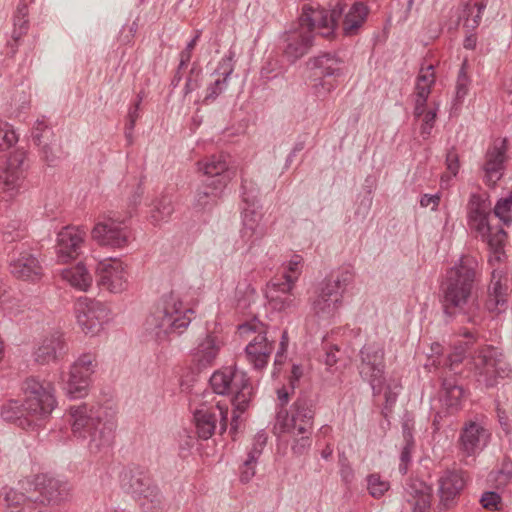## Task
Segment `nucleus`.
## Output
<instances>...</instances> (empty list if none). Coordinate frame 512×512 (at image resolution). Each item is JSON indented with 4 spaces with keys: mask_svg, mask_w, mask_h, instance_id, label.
I'll return each instance as SVG.
<instances>
[{
    "mask_svg": "<svg viewBox=\"0 0 512 512\" xmlns=\"http://www.w3.org/2000/svg\"><path fill=\"white\" fill-rule=\"evenodd\" d=\"M481 273L478 262L471 256H462L458 263L446 271L439 286V302L447 321L463 317L467 322L479 324L484 309L500 314L508 308V284L498 270H493L484 307L480 301Z\"/></svg>",
    "mask_w": 512,
    "mask_h": 512,
    "instance_id": "f257e3e1",
    "label": "nucleus"
},
{
    "mask_svg": "<svg viewBox=\"0 0 512 512\" xmlns=\"http://www.w3.org/2000/svg\"><path fill=\"white\" fill-rule=\"evenodd\" d=\"M203 70L198 62H194L189 70L186 77V83L184 86V95H188L193 91L197 90L202 85Z\"/></svg>",
    "mask_w": 512,
    "mask_h": 512,
    "instance_id": "49530a36",
    "label": "nucleus"
},
{
    "mask_svg": "<svg viewBox=\"0 0 512 512\" xmlns=\"http://www.w3.org/2000/svg\"><path fill=\"white\" fill-rule=\"evenodd\" d=\"M259 457L260 452L257 448L249 450L246 460L240 467V481L242 483H248L254 477Z\"/></svg>",
    "mask_w": 512,
    "mask_h": 512,
    "instance_id": "79ce46f5",
    "label": "nucleus"
},
{
    "mask_svg": "<svg viewBox=\"0 0 512 512\" xmlns=\"http://www.w3.org/2000/svg\"><path fill=\"white\" fill-rule=\"evenodd\" d=\"M25 399L9 400L1 407V417L22 429H36L44 425L56 407L54 386L51 382H40L27 378L22 387Z\"/></svg>",
    "mask_w": 512,
    "mask_h": 512,
    "instance_id": "f03ea898",
    "label": "nucleus"
},
{
    "mask_svg": "<svg viewBox=\"0 0 512 512\" xmlns=\"http://www.w3.org/2000/svg\"><path fill=\"white\" fill-rule=\"evenodd\" d=\"M23 178L24 173L21 169L17 170L6 165L0 170V188L13 196L18 191Z\"/></svg>",
    "mask_w": 512,
    "mask_h": 512,
    "instance_id": "e433bc0d",
    "label": "nucleus"
},
{
    "mask_svg": "<svg viewBox=\"0 0 512 512\" xmlns=\"http://www.w3.org/2000/svg\"><path fill=\"white\" fill-rule=\"evenodd\" d=\"M466 473L462 470H445L438 479L439 511H446L458 504L461 492L466 486Z\"/></svg>",
    "mask_w": 512,
    "mask_h": 512,
    "instance_id": "6ab92c4d",
    "label": "nucleus"
},
{
    "mask_svg": "<svg viewBox=\"0 0 512 512\" xmlns=\"http://www.w3.org/2000/svg\"><path fill=\"white\" fill-rule=\"evenodd\" d=\"M312 425H313V422H311L310 424H306V423L300 422V424L296 423V427H294V422H291V423H284L282 425V427H283V431L284 432H291L292 431L295 436H298V435H301V436L309 435V436H311V434H312Z\"/></svg>",
    "mask_w": 512,
    "mask_h": 512,
    "instance_id": "5fc2aeb1",
    "label": "nucleus"
},
{
    "mask_svg": "<svg viewBox=\"0 0 512 512\" xmlns=\"http://www.w3.org/2000/svg\"><path fill=\"white\" fill-rule=\"evenodd\" d=\"M227 184V176L220 180L205 178L195 191L193 208L197 211L211 210L217 205Z\"/></svg>",
    "mask_w": 512,
    "mask_h": 512,
    "instance_id": "5701e85b",
    "label": "nucleus"
},
{
    "mask_svg": "<svg viewBox=\"0 0 512 512\" xmlns=\"http://www.w3.org/2000/svg\"><path fill=\"white\" fill-rule=\"evenodd\" d=\"M235 53L231 50H229L228 54L225 55L221 61L219 62L217 72L222 75V79H225L228 81V78L234 71V59Z\"/></svg>",
    "mask_w": 512,
    "mask_h": 512,
    "instance_id": "603ef678",
    "label": "nucleus"
},
{
    "mask_svg": "<svg viewBox=\"0 0 512 512\" xmlns=\"http://www.w3.org/2000/svg\"><path fill=\"white\" fill-rule=\"evenodd\" d=\"M85 235V231L80 227H63L57 234V261L65 264L75 260L82 252Z\"/></svg>",
    "mask_w": 512,
    "mask_h": 512,
    "instance_id": "412c9836",
    "label": "nucleus"
},
{
    "mask_svg": "<svg viewBox=\"0 0 512 512\" xmlns=\"http://www.w3.org/2000/svg\"><path fill=\"white\" fill-rule=\"evenodd\" d=\"M67 344L60 332H53L45 336L37 348L33 356L35 362L41 365L49 364L61 359L67 353Z\"/></svg>",
    "mask_w": 512,
    "mask_h": 512,
    "instance_id": "393cba45",
    "label": "nucleus"
},
{
    "mask_svg": "<svg viewBox=\"0 0 512 512\" xmlns=\"http://www.w3.org/2000/svg\"><path fill=\"white\" fill-rule=\"evenodd\" d=\"M228 86V81L222 78L216 79L207 87V94L203 98L202 102L204 104H209L213 102Z\"/></svg>",
    "mask_w": 512,
    "mask_h": 512,
    "instance_id": "8fccbe9b",
    "label": "nucleus"
},
{
    "mask_svg": "<svg viewBox=\"0 0 512 512\" xmlns=\"http://www.w3.org/2000/svg\"><path fill=\"white\" fill-rule=\"evenodd\" d=\"M269 304L273 310L278 312H288L295 309L298 305L296 296L292 291L286 293L275 294L271 292L267 295Z\"/></svg>",
    "mask_w": 512,
    "mask_h": 512,
    "instance_id": "58836bf2",
    "label": "nucleus"
},
{
    "mask_svg": "<svg viewBox=\"0 0 512 512\" xmlns=\"http://www.w3.org/2000/svg\"><path fill=\"white\" fill-rule=\"evenodd\" d=\"M480 503L484 509L496 511L500 509L501 496L494 491H486L480 498Z\"/></svg>",
    "mask_w": 512,
    "mask_h": 512,
    "instance_id": "3c124183",
    "label": "nucleus"
},
{
    "mask_svg": "<svg viewBox=\"0 0 512 512\" xmlns=\"http://www.w3.org/2000/svg\"><path fill=\"white\" fill-rule=\"evenodd\" d=\"M150 219L154 224L169 218L174 212L173 194L167 190L162 191L159 197L152 201Z\"/></svg>",
    "mask_w": 512,
    "mask_h": 512,
    "instance_id": "f704fd0d",
    "label": "nucleus"
},
{
    "mask_svg": "<svg viewBox=\"0 0 512 512\" xmlns=\"http://www.w3.org/2000/svg\"><path fill=\"white\" fill-rule=\"evenodd\" d=\"M98 284L110 292L119 293L126 288V271L118 259L100 262L97 267Z\"/></svg>",
    "mask_w": 512,
    "mask_h": 512,
    "instance_id": "b1692460",
    "label": "nucleus"
},
{
    "mask_svg": "<svg viewBox=\"0 0 512 512\" xmlns=\"http://www.w3.org/2000/svg\"><path fill=\"white\" fill-rule=\"evenodd\" d=\"M216 410H198L194 414L196 423V431L199 438L203 440L209 439L215 432L218 416L220 417V432L223 433L227 428L228 408L217 404Z\"/></svg>",
    "mask_w": 512,
    "mask_h": 512,
    "instance_id": "bb28decb",
    "label": "nucleus"
},
{
    "mask_svg": "<svg viewBox=\"0 0 512 512\" xmlns=\"http://www.w3.org/2000/svg\"><path fill=\"white\" fill-rule=\"evenodd\" d=\"M17 510L11 512H49L47 506H40L36 503L30 501H24L23 503H19Z\"/></svg>",
    "mask_w": 512,
    "mask_h": 512,
    "instance_id": "0e129e2a",
    "label": "nucleus"
},
{
    "mask_svg": "<svg viewBox=\"0 0 512 512\" xmlns=\"http://www.w3.org/2000/svg\"><path fill=\"white\" fill-rule=\"evenodd\" d=\"M8 265L10 273L17 279L36 282L44 274V269L38 257L20 243L8 252Z\"/></svg>",
    "mask_w": 512,
    "mask_h": 512,
    "instance_id": "4468645a",
    "label": "nucleus"
},
{
    "mask_svg": "<svg viewBox=\"0 0 512 512\" xmlns=\"http://www.w3.org/2000/svg\"><path fill=\"white\" fill-rule=\"evenodd\" d=\"M415 443H404V446L402 448L401 454H400V460L401 463L399 465V471L403 474L407 472L408 464L411 461V453L414 448Z\"/></svg>",
    "mask_w": 512,
    "mask_h": 512,
    "instance_id": "bf43d9fd",
    "label": "nucleus"
},
{
    "mask_svg": "<svg viewBox=\"0 0 512 512\" xmlns=\"http://www.w3.org/2000/svg\"><path fill=\"white\" fill-rule=\"evenodd\" d=\"M311 437L309 435L300 436L299 438H295L294 443L291 446V450L295 455H303L308 452L311 447Z\"/></svg>",
    "mask_w": 512,
    "mask_h": 512,
    "instance_id": "13d9d810",
    "label": "nucleus"
},
{
    "mask_svg": "<svg viewBox=\"0 0 512 512\" xmlns=\"http://www.w3.org/2000/svg\"><path fill=\"white\" fill-rule=\"evenodd\" d=\"M360 377L369 383L373 395L381 394L385 383V352L379 342H367L359 351Z\"/></svg>",
    "mask_w": 512,
    "mask_h": 512,
    "instance_id": "9b49d317",
    "label": "nucleus"
},
{
    "mask_svg": "<svg viewBox=\"0 0 512 512\" xmlns=\"http://www.w3.org/2000/svg\"><path fill=\"white\" fill-rule=\"evenodd\" d=\"M440 202L439 194H424L420 199V205L422 207H428L432 205V210H436Z\"/></svg>",
    "mask_w": 512,
    "mask_h": 512,
    "instance_id": "774afa93",
    "label": "nucleus"
},
{
    "mask_svg": "<svg viewBox=\"0 0 512 512\" xmlns=\"http://www.w3.org/2000/svg\"><path fill=\"white\" fill-rule=\"evenodd\" d=\"M491 202L488 194L473 193L470 195L467 204V223L476 236L487 243L490 251L494 254L496 262L506 258L504 247L507 242V232L501 225H492L490 221Z\"/></svg>",
    "mask_w": 512,
    "mask_h": 512,
    "instance_id": "423d86ee",
    "label": "nucleus"
},
{
    "mask_svg": "<svg viewBox=\"0 0 512 512\" xmlns=\"http://www.w3.org/2000/svg\"><path fill=\"white\" fill-rule=\"evenodd\" d=\"M507 161V140H496L485 153L482 170L484 183L489 187H495L504 175Z\"/></svg>",
    "mask_w": 512,
    "mask_h": 512,
    "instance_id": "aec40b11",
    "label": "nucleus"
},
{
    "mask_svg": "<svg viewBox=\"0 0 512 512\" xmlns=\"http://www.w3.org/2000/svg\"><path fill=\"white\" fill-rule=\"evenodd\" d=\"M464 389L455 377H445L442 380L440 401L449 413H456L462 408Z\"/></svg>",
    "mask_w": 512,
    "mask_h": 512,
    "instance_id": "c85d7f7f",
    "label": "nucleus"
},
{
    "mask_svg": "<svg viewBox=\"0 0 512 512\" xmlns=\"http://www.w3.org/2000/svg\"><path fill=\"white\" fill-rule=\"evenodd\" d=\"M433 69L434 68L432 65H429L426 68V71L422 69L417 77V82H421L422 84H428V86H432L435 82Z\"/></svg>",
    "mask_w": 512,
    "mask_h": 512,
    "instance_id": "338daca9",
    "label": "nucleus"
},
{
    "mask_svg": "<svg viewBox=\"0 0 512 512\" xmlns=\"http://www.w3.org/2000/svg\"><path fill=\"white\" fill-rule=\"evenodd\" d=\"M138 499L142 512H163L165 509L163 496L155 484Z\"/></svg>",
    "mask_w": 512,
    "mask_h": 512,
    "instance_id": "4c0bfd02",
    "label": "nucleus"
},
{
    "mask_svg": "<svg viewBox=\"0 0 512 512\" xmlns=\"http://www.w3.org/2000/svg\"><path fill=\"white\" fill-rule=\"evenodd\" d=\"M315 28L317 26L303 24L301 15L298 29L291 30L283 35L282 53L287 62L294 64L309 52L313 46V31Z\"/></svg>",
    "mask_w": 512,
    "mask_h": 512,
    "instance_id": "f3484780",
    "label": "nucleus"
},
{
    "mask_svg": "<svg viewBox=\"0 0 512 512\" xmlns=\"http://www.w3.org/2000/svg\"><path fill=\"white\" fill-rule=\"evenodd\" d=\"M18 489H10L5 494L8 507H18L19 503L30 501L40 506L57 505L69 496V485L48 473H41L22 479Z\"/></svg>",
    "mask_w": 512,
    "mask_h": 512,
    "instance_id": "39448f33",
    "label": "nucleus"
},
{
    "mask_svg": "<svg viewBox=\"0 0 512 512\" xmlns=\"http://www.w3.org/2000/svg\"><path fill=\"white\" fill-rule=\"evenodd\" d=\"M17 142V136L15 132L10 129L7 123H4V127L0 129V150H7Z\"/></svg>",
    "mask_w": 512,
    "mask_h": 512,
    "instance_id": "864d4df0",
    "label": "nucleus"
},
{
    "mask_svg": "<svg viewBox=\"0 0 512 512\" xmlns=\"http://www.w3.org/2000/svg\"><path fill=\"white\" fill-rule=\"evenodd\" d=\"M31 139L37 147L54 142L55 134L44 120H37L31 130Z\"/></svg>",
    "mask_w": 512,
    "mask_h": 512,
    "instance_id": "ea45409f",
    "label": "nucleus"
},
{
    "mask_svg": "<svg viewBox=\"0 0 512 512\" xmlns=\"http://www.w3.org/2000/svg\"><path fill=\"white\" fill-rule=\"evenodd\" d=\"M239 330L244 333L247 331H254L258 334L246 346L245 352L248 360L253 364L257 370L263 369L274 349L273 341H268L264 324L256 319L251 322H246L239 326Z\"/></svg>",
    "mask_w": 512,
    "mask_h": 512,
    "instance_id": "dca6fc26",
    "label": "nucleus"
},
{
    "mask_svg": "<svg viewBox=\"0 0 512 512\" xmlns=\"http://www.w3.org/2000/svg\"><path fill=\"white\" fill-rule=\"evenodd\" d=\"M407 502L413 507V512H428L432 501V487L418 478H409L404 486Z\"/></svg>",
    "mask_w": 512,
    "mask_h": 512,
    "instance_id": "cd10ccee",
    "label": "nucleus"
},
{
    "mask_svg": "<svg viewBox=\"0 0 512 512\" xmlns=\"http://www.w3.org/2000/svg\"><path fill=\"white\" fill-rule=\"evenodd\" d=\"M181 309L182 302L173 292L164 295L160 306L146 319V331L159 342L166 340L171 333L181 334L191 321L187 313L193 312L187 309L184 314H181Z\"/></svg>",
    "mask_w": 512,
    "mask_h": 512,
    "instance_id": "6e6552de",
    "label": "nucleus"
},
{
    "mask_svg": "<svg viewBox=\"0 0 512 512\" xmlns=\"http://www.w3.org/2000/svg\"><path fill=\"white\" fill-rule=\"evenodd\" d=\"M97 366L95 356L90 353L81 355L71 366L64 389L71 398H82L87 395L91 375Z\"/></svg>",
    "mask_w": 512,
    "mask_h": 512,
    "instance_id": "2eb2a0df",
    "label": "nucleus"
},
{
    "mask_svg": "<svg viewBox=\"0 0 512 512\" xmlns=\"http://www.w3.org/2000/svg\"><path fill=\"white\" fill-rule=\"evenodd\" d=\"M296 280L297 276H293L289 273H284V275L281 278H274L270 280L267 284L266 296L271 292H274L275 294H280L292 291Z\"/></svg>",
    "mask_w": 512,
    "mask_h": 512,
    "instance_id": "a19ab883",
    "label": "nucleus"
},
{
    "mask_svg": "<svg viewBox=\"0 0 512 512\" xmlns=\"http://www.w3.org/2000/svg\"><path fill=\"white\" fill-rule=\"evenodd\" d=\"M39 152L41 159L49 166H56L63 153L61 146L57 143L56 139H54V142H48L47 144L39 147Z\"/></svg>",
    "mask_w": 512,
    "mask_h": 512,
    "instance_id": "c03bdc74",
    "label": "nucleus"
},
{
    "mask_svg": "<svg viewBox=\"0 0 512 512\" xmlns=\"http://www.w3.org/2000/svg\"><path fill=\"white\" fill-rule=\"evenodd\" d=\"M316 70L320 82L315 84L318 96H325L337 86V78L344 75L345 62L334 52L322 53L308 62Z\"/></svg>",
    "mask_w": 512,
    "mask_h": 512,
    "instance_id": "ddd939ff",
    "label": "nucleus"
},
{
    "mask_svg": "<svg viewBox=\"0 0 512 512\" xmlns=\"http://www.w3.org/2000/svg\"><path fill=\"white\" fill-rule=\"evenodd\" d=\"M470 83L469 76L467 75V61L465 60L458 72L456 81V97L457 102H462L464 97L467 95L468 86Z\"/></svg>",
    "mask_w": 512,
    "mask_h": 512,
    "instance_id": "de8ad7c7",
    "label": "nucleus"
},
{
    "mask_svg": "<svg viewBox=\"0 0 512 512\" xmlns=\"http://www.w3.org/2000/svg\"><path fill=\"white\" fill-rule=\"evenodd\" d=\"M77 323L86 334L96 335L108 320L106 306L89 298H80L75 304Z\"/></svg>",
    "mask_w": 512,
    "mask_h": 512,
    "instance_id": "a211bd4d",
    "label": "nucleus"
},
{
    "mask_svg": "<svg viewBox=\"0 0 512 512\" xmlns=\"http://www.w3.org/2000/svg\"><path fill=\"white\" fill-rule=\"evenodd\" d=\"M27 155L23 150H16L10 157L8 158L6 165L8 167H12L14 169H21L22 173L25 172L27 166L25 165Z\"/></svg>",
    "mask_w": 512,
    "mask_h": 512,
    "instance_id": "4d7b16f0",
    "label": "nucleus"
},
{
    "mask_svg": "<svg viewBox=\"0 0 512 512\" xmlns=\"http://www.w3.org/2000/svg\"><path fill=\"white\" fill-rule=\"evenodd\" d=\"M219 352V346L216 343V337L208 334L204 340H202L195 352L193 353V362L198 371L211 366Z\"/></svg>",
    "mask_w": 512,
    "mask_h": 512,
    "instance_id": "2f4dec72",
    "label": "nucleus"
},
{
    "mask_svg": "<svg viewBox=\"0 0 512 512\" xmlns=\"http://www.w3.org/2000/svg\"><path fill=\"white\" fill-rule=\"evenodd\" d=\"M131 217L130 211L124 218H121L116 212H110L103 221L97 223L93 228V238L102 246L112 248L127 246L131 239V230L126 225V221Z\"/></svg>",
    "mask_w": 512,
    "mask_h": 512,
    "instance_id": "f8f14e48",
    "label": "nucleus"
},
{
    "mask_svg": "<svg viewBox=\"0 0 512 512\" xmlns=\"http://www.w3.org/2000/svg\"><path fill=\"white\" fill-rule=\"evenodd\" d=\"M141 101H142V96L139 94L137 96V101L129 109L126 123L130 124V128L135 127L136 121L140 117L139 110H140Z\"/></svg>",
    "mask_w": 512,
    "mask_h": 512,
    "instance_id": "e2e57ef3",
    "label": "nucleus"
},
{
    "mask_svg": "<svg viewBox=\"0 0 512 512\" xmlns=\"http://www.w3.org/2000/svg\"><path fill=\"white\" fill-rule=\"evenodd\" d=\"M450 12L452 16L456 17V20L453 23H450L449 30L457 29L463 17H466V22H468V16L471 13V8L469 4H463L455 8L453 7Z\"/></svg>",
    "mask_w": 512,
    "mask_h": 512,
    "instance_id": "6e6d98bb",
    "label": "nucleus"
},
{
    "mask_svg": "<svg viewBox=\"0 0 512 512\" xmlns=\"http://www.w3.org/2000/svg\"><path fill=\"white\" fill-rule=\"evenodd\" d=\"M369 12L368 6L361 1L348 4L339 0L334 5H330V8L321 6L314 8L305 4L302 7V23L317 26L322 30L321 34L324 37L338 33L351 37L359 33Z\"/></svg>",
    "mask_w": 512,
    "mask_h": 512,
    "instance_id": "7ed1b4c3",
    "label": "nucleus"
},
{
    "mask_svg": "<svg viewBox=\"0 0 512 512\" xmlns=\"http://www.w3.org/2000/svg\"><path fill=\"white\" fill-rule=\"evenodd\" d=\"M354 281L350 267H342L330 273L321 283L311 300V310L319 319H329L342 304V296Z\"/></svg>",
    "mask_w": 512,
    "mask_h": 512,
    "instance_id": "1a4fd4ad",
    "label": "nucleus"
},
{
    "mask_svg": "<svg viewBox=\"0 0 512 512\" xmlns=\"http://www.w3.org/2000/svg\"><path fill=\"white\" fill-rule=\"evenodd\" d=\"M28 30V5L24 1H20L13 16L11 41L7 42V47L10 48V51L7 53L8 56L13 57L16 54L20 41L27 34Z\"/></svg>",
    "mask_w": 512,
    "mask_h": 512,
    "instance_id": "c756f323",
    "label": "nucleus"
},
{
    "mask_svg": "<svg viewBox=\"0 0 512 512\" xmlns=\"http://www.w3.org/2000/svg\"><path fill=\"white\" fill-rule=\"evenodd\" d=\"M512 211V192L507 197L500 198L494 208L493 214L497 217L504 225L510 226L512 224V216L509 212Z\"/></svg>",
    "mask_w": 512,
    "mask_h": 512,
    "instance_id": "37998d69",
    "label": "nucleus"
},
{
    "mask_svg": "<svg viewBox=\"0 0 512 512\" xmlns=\"http://www.w3.org/2000/svg\"><path fill=\"white\" fill-rule=\"evenodd\" d=\"M261 213L258 208L244 207L242 211L243 228L241 229V238L245 242H250L251 248L257 240L264 236L263 229L259 226Z\"/></svg>",
    "mask_w": 512,
    "mask_h": 512,
    "instance_id": "7c9ffc66",
    "label": "nucleus"
},
{
    "mask_svg": "<svg viewBox=\"0 0 512 512\" xmlns=\"http://www.w3.org/2000/svg\"><path fill=\"white\" fill-rule=\"evenodd\" d=\"M242 200L246 207L259 208V189L252 180L242 179Z\"/></svg>",
    "mask_w": 512,
    "mask_h": 512,
    "instance_id": "a18cd8bd",
    "label": "nucleus"
},
{
    "mask_svg": "<svg viewBox=\"0 0 512 512\" xmlns=\"http://www.w3.org/2000/svg\"><path fill=\"white\" fill-rule=\"evenodd\" d=\"M154 485L148 469L138 465L129 466L120 474V487L124 493L135 499L148 491Z\"/></svg>",
    "mask_w": 512,
    "mask_h": 512,
    "instance_id": "4be33fe9",
    "label": "nucleus"
},
{
    "mask_svg": "<svg viewBox=\"0 0 512 512\" xmlns=\"http://www.w3.org/2000/svg\"><path fill=\"white\" fill-rule=\"evenodd\" d=\"M369 494L374 498H380L389 489V483L383 481L378 474H370L367 477Z\"/></svg>",
    "mask_w": 512,
    "mask_h": 512,
    "instance_id": "09e8293b",
    "label": "nucleus"
},
{
    "mask_svg": "<svg viewBox=\"0 0 512 512\" xmlns=\"http://www.w3.org/2000/svg\"><path fill=\"white\" fill-rule=\"evenodd\" d=\"M490 434L483 425L476 421H468L461 429L459 437V449L466 456H472L482 450L486 445Z\"/></svg>",
    "mask_w": 512,
    "mask_h": 512,
    "instance_id": "a878e982",
    "label": "nucleus"
},
{
    "mask_svg": "<svg viewBox=\"0 0 512 512\" xmlns=\"http://www.w3.org/2000/svg\"><path fill=\"white\" fill-rule=\"evenodd\" d=\"M213 391L220 395H233L231 403L234 407L233 416L230 422V433L237 432L240 415L244 413L253 396V387L250 379L243 372L239 371H216L209 379Z\"/></svg>",
    "mask_w": 512,
    "mask_h": 512,
    "instance_id": "0eeeda50",
    "label": "nucleus"
},
{
    "mask_svg": "<svg viewBox=\"0 0 512 512\" xmlns=\"http://www.w3.org/2000/svg\"><path fill=\"white\" fill-rule=\"evenodd\" d=\"M340 352L337 345H329L328 347H325V353H324V363L327 366H333L338 362V356L337 354Z\"/></svg>",
    "mask_w": 512,
    "mask_h": 512,
    "instance_id": "69168bd1",
    "label": "nucleus"
},
{
    "mask_svg": "<svg viewBox=\"0 0 512 512\" xmlns=\"http://www.w3.org/2000/svg\"><path fill=\"white\" fill-rule=\"evenodd\" d=\"M446 165L447 169L455 176L457 175L460 163H459V155L455 147H452L447 151L446 154Z\"/></svg>",
    "mask_w": 512,
    "mask_h": 512,
    "instance_id": "052dcab7",
    "label": "nucleus"
},
{
    "mask_svg": "<svg viewBox=\"0 0 512 512\" xmlns=\"http://www.w3.org/2000/svg\"><path fill=\"white\" fill-rule=\"evenodd\" d=\"M512 477V462L509 459H504L501 469L498 471L497 481L501 484H506Z\"/></svg>",
    "mask_w": 512,
    "mask_h": 512,
    "instance_id": "680f3d73",
    "label": "nucleus"
},
{
    "mask_svg": "<svg viewBox=\"0 0 512 512\" xmlns=\"http://www.w3.org/2000/svg\"><path fill=\"white\" fill-rule=\"evenodd\" d=\"M315 416V401L306 392H301L292 405L291 422H302L310 424Z\"/></svg>",
    "mask_w": 512,
    "mask_h": 512,
    "instance_id": "72a5a7b5",
    "label": "nucleus"
},
{
    "mask_svg": "<svg viewBox=\"0 0 512 512\" xmlns=\"http://www.w3.org/2000/svg\"><path fill=\"white\" fill-rule=\"evenodd\" d=\"M62 278L68 281L71 286L86 291L92 283V277L88 273L86 267L79 263L74 267L64 269L62 271Z\"/></svg>",
    "mask_w": 512,
    "mask_h": 512,
    "instance_id": "c9c22d12",
    "label": "nucleus"
},
{
    "mask_svg": "<svg viewBox=\"0 0 512 512\" xmlns=\"http://www.w3.org/2000/svg\"><path fill=\"white\" fill-rule=\"evenodd\" d=\"M69 422L73 435L86 441L91 453L108 449L115 437L117 422L114 412L102 406L81 404L70 407Z\"/></svg>",
    "mask_w": 512,
    "mask_h": 512,
    "instance_id": "20e7f679",
    "label": "nucleus"
},
{
    "mask_svg": "<svg viewBox=\"0 0 512 512\" xmlns=\"http://www.w3.org/2000/svg\"><path fill=\"white\" fill-rule=\"evenodd\" d=\"M199 164L201 165L200 169L203 170L205 178L220 180L224 176H227L229 183L234 175V171L229 169L224 154L212 155Z\"/></svg>",
    "mask_w": 512,
    "mask_h": 512,
    "instance_id": "473e14b6",
    "label": "nucleus"
},
{
    "mask_svg": "<svg viewBox=\"0 0 512 512\" xmlns=\"http://www.w3.org/2000/svg\"><path fill=\"white\" fill-rule=\"evenodd\" d=\"M474 366L478 382L486 388L498 385L499 380L509 376L511 369L502 351L491 345L481 347L474 356Z\"/></svg>",
    "mask_w": 512,
    "mask_h": 512,
    "instance_id": "9d476101",
    "label": "nucleus"
}]
</instances>
